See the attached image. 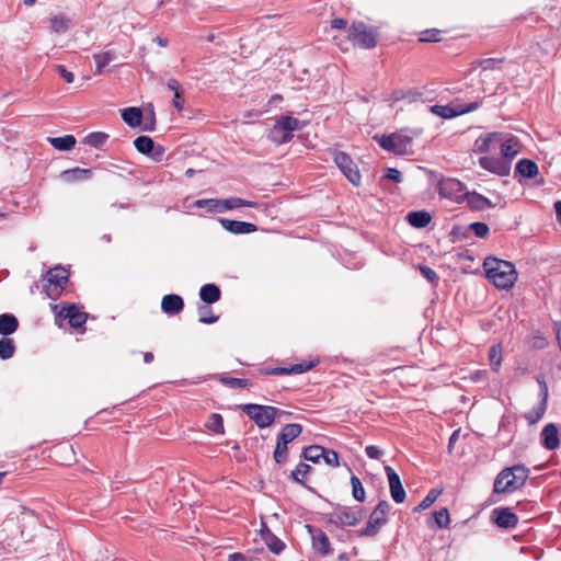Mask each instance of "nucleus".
Instances as JSON below:
<instances>
[{"label":"nucleus","mask_w":561,"mask_h":561,"mask_svg":"<svg viewBox=\"0 0 561 561\" xmlns=\"http://www.w3.org/2000/svg\"><path fill=\"white\" fill-rule=\"evenodd\" d=\"M121 116L128 126L138 127L141 124L142 112L140 108L131 106L122 110Z\"/></svg>","instance_id":"28"},{"label":"nucleus","mask_w":561,"mask_h":561,"mask_svg":"<svg viewBox=\"0 0 561 561\" xmlns=\"http://www.w3.org/2000/svg\"><path fill=\"white\" fill-rule=\"evenodd\" d=\"M480 107V102L474 101L468 104L432 105L430 112L442 118L450 119L467 113H471Z\"/></svg>","instance_id":"8"},{"label":"nucleus","mask_w":561,"mask_h":561,"mask_svg":"<svg viewBox=\"0 0 561 561\" xmlns=\"http://www.w3.org/2000/svg\"><path fill=\"white\" fill-rule=\"evenodd\" d=\"M219 221L225 230L233 234H248L255 232L257 230V227L251 222L231 220L226 218H221Z\"/></svg>","instance_id":"20"},{"label":"nucleus","mask_w":561,"mask_h":561,"mask_svg":"<svg viewBox=\"0 0 561 561\" xmlns=\"http://www.w3.org/2000/svg\"><path fill=\"white\" fill-rule=\"evenodd\" d=\"M310 470H311V467L309 465H307L305 462H300L296 466L295 470L291 472V478L296 482L305 485L304 479L310 472Z\"/></svg>","instance_id":"47"},{"label":"nucleus","mask_w":561,"mask_h":561,"mask_svg":"<svg viewBox=\"0 0 561 561\" xmlns=\"http://www.w3.org/2000/svg\"><path fill=\"white\" fill-rule=\"evenodd\" d=\"M154 141L148 136H139L134 140V146L138 152L147 156L153 149Z\"/></svg>","instance_id":"38"},{"label":"nucleus","mask_w":561,"mask_h":561,"mask_svg":"<svg viewBox=\"0 0 561 561\" xmlns=\"http://www.w3.org/2000/svg\"><path fill=\"white\" fill-rule=\"evenodd\" d=\"M58 317L68 319L70 327L81 328L87 321V313L80 311L75 305H65L58 311Z\"/></svg>","instance_id":"17"},{"label":"nucleus","mask_w":561,"mask_h":561,"mask_svg":"<svg viewBox=\"0 0 561 561\" xmlns=\"http://www.w3.org/2000/svg\"><path fill=\"white\" fill-rule=\"evenodd\" d=\"M469 228H470V230L473 231V233L478 238H485L489 234V231H490L489 226L486 224L480 222V221L472 222L469 226Z\"/></svg>","instance_id":"51"},{"label":"nucleus","mask_w":561,"mask_h":561,"mask_svg":"<svg viewBox=\"0 0 561 561\" xmlns=\"http://www.w3.org/2000/svg\"><path fill=\"white\" fill-rule=\"evenodd\" d=\"M365 453L370 459H378L382 455V451L379 449V447L375 445L366 446Z\"/></svg>","instance_id":"60"},{"label":"nucleus","mask_w":561,"mask_h":561,"mask_svg":"<svg viewBox=\"0 0 561 561\" xmlns=\"http://www.w3.org/2000/svg\"><path fill=\"white\" fill-rule=\"evenodd\" d=\"M390 510L391 505L388 501H380L370 513L366 527L359 531V536L375 537L380 531L381 527L388 523Z\"/></svg>","instance_id":"5"},{"label":"nucleus","mask_w":561,"mask_h":561,"mask_svg":"<svg viewBox=\"0 0 561 561\" xmlns=\"http://www.w3.org/2000/svg\"><path fill=\"white\" fill-rule=\"evenodd\" d=\"M520 148L519 140L515 136L502 133L499 151L501 158L507 160L510 165L513 159L520 152Z\"/></svg>","instance_id":"15"},{"label":"nucleus","mask_w":561,"mask_h":561,"mask_svg":"<svg viewBox=\"0 0 561 561\" xmlns=\"http://www.w3.org/2000/svg\"><path fill=\"white\" fill-rule=\"evenodd\" d=\"M346 25H347L346 20H344L342 18H336L331 21L332 28L342 30V28L346 27Z\"/></svg>","instance_id":"64"},{"label":"nucleus","mask_w":561,"mask_h":561,"mask_svg":"<svg viewBox=\"0 0 561 561\" xmlns=\"http://www.w3.org/2000/svg\"><path fill=\"white\" fill-rule=\"evenodd\" d=\"M95 61V71L94 75L102 73L103 69L115 59V54L112 51H104L100 54L93 55Z\"/></svg>","instance_id":"34"},{"label":"nucleus","mask_w":561,"mask_h":561,"mask_svg":"<svg viewBox=\"0 0 561 561\" xmlns=\"http://www.w3.org/2000/svg\"><path fill=\"white\" fill-rule=\"evenodd\" d=\"M321 458L329 466L337 467L340 465V462H339V455H337L336 451H334L332 449H325L324 448V454H323V456Z\"/></svg>","instance_id":"52"},{"label":"nucleus","mask_w":561,"mask_h":561,"mask_svg":"<svg viewBox=\"0 0 561 561\" xmlns=\"http://www.w3.org/2000/svg\"><path fill=\"white\" fill-rule=\"evenodd\" d=\"M385 472L388 478L392 500L396 503L404 502L407 494L401 483L399 474L390 466H385Z\"/></svg>","instance_id":"16"},{"label":"nucleus","mask_w":561,"mask_h":561,"mask_svg":"<svg viewBox=\"0 0 561 561\" xmlns=\"http://www.w3.org/2000/svg\"><path fill=\"white\" fill-rule=\"evenodd\" d=\"M255 205V202L245 201L239 197H230L221 199V213L239 207H254Z\"/></svg>","instance_id":"33"},{"label":"nucleus","mask_w":561,"mask_h":561,"mask_svg":"<svg viewBox=\"0 0 561 561\" xmlns=\"http://www.w3.org/2000/svg\"><path fill=\"white\" fill-rule=\"evenodd\" d=\"M352 495L358 502H364L366 497L365 489L356 476L351 477Z\"/></svg>","instance_id":"42"},{"label":"nucleus","mask_w":561,"mask_h":561,"mask_svg":"<svg viewBox=\"0 0 561 561\" xmlns=\"http://www.w3.org/2000/svg\"><path fill=\"white\" fill-rule=\"evenodd\" d=\"M363 517L362 508H351L347 506H339L328 514L329 522L336 526H355Z\"/></svg>","instance_id":"7"},{"label":"nucleus","mask_w":561,"mask_h":561,"mask_svg":"<svg viewBox=\"0 0 561 561\" xmlns=\"http://www.w3.org/2000/svg\"><path fill=\"white\" fill-rule=\"evenodd\" d=\"M433 518L438 528H446L450 523L449 513L446 507H443L433 513Z\"/></svg>","instance_id":"46"},{"label":"nucleus","mask_w":561,"mask_h":561,"mask_svg":"<svg viewBox=\"0 0 561 561\" xmlns=\"http://www.w3.org/2000/svg\"><path fill=\"white\" fill-rule=\"evenodd\" d=\"M19 328V321L12 313L0 314V334L7 337L13 334Z\"/></svg>","instance_id":"25"},{"label":"nucleus","mask_w":561,"mask_h":561,"mask_svg":"<svg viewBox=\"0 0 561 561\" xmlns=\"http://www.w3.org/2000/svg\"><path fill=\"white\" fill-rule=\"evenodd\" d=\"M206 426L216 434H224V421L220 414L214 413L209 416Z\"/></svg>","instance_id":"45"},{"label":"nucleus","mask_w":561,"mask_h":561,"mask_svg":"<svg viewBox=\"0 0 561 561\" xmlns=\"http://www.w3.org/2000/svg\"><path fill=\"white\" fill-rule=\"evenodd\" d=\"M181 94H182V92L174 93V98H173V101H172L174 107L179 112H181L184 108V103H183V100L181 98Z\"/></svg>","instance_id":"63"},{"label":"nucleus","mask_w":561,"mask_h":561,"mask_svg":"<svg viewBox=\"0 0 561 561\" xmlns=\"http://www.w3.org/2000/svg\"><path fill=\"white\" fill-rule=\"evenodd\" d=\"M442 491L432 489L428 491L426 496L419 503V505L414 508V512H421L428 508L440 495Z\"/></svg>","instance_id":"43"},{"label":"nucleus","mask_w":561,"mask_h":561,"mask_svg":"<svg viewBox=\"0 0 561 561\" xmlns=\"http://www.w3.org/2000/svg\"><path fill=\"white\" fill-rule=\"evenodd\" d=\"M486 278L500 289H510L517 280V272L510 261L489 256L483 262Z\"/></svg>","instance_id":"1"},{"label":"nucleus","mask_w":561,"mask_h":561,"mask_svg":"<svg viewBox=\"0 0 561 561\" xmlns=\"http://www.w3.org/2000/svg\"><path fill=\"white\" fill-rule=\"evenodd\" d=\"M280 137H283V133L282 131H277L275 133V125L273 126V128L271 129L270 131V135H268V138L276 145H282V144H286L287 141H279L277 139H279Z\"/></svg>","instance_id":"62"},{"label":"nucleus","mask_w":561,"mask_h":561,"mask_svg":"<svg viewBox=\"0 0 561 561\" xmlns=\"http://www.w3.org/2000/svg\"><path fill=\"white\" fill-rule=\"evenodd\" d=\"M375 138L377 139L378 145L386 151L403 156L410 152L413 135H410L407 130H401L399 133L382 135Z\"/></svg>","instance_id":"4"},{"label":"nucleus","mask_w":561,"mask_h":561,"mask_svg":"<svg viewBox=\"0 0 561 561\" xmlns=\"http://www.w3.org/2000/svg\"><path fill=\"white\" fill-rule=\"evenodd\" d=\"M70 21L64 15H55L50 19V27L55 33H65L69 28Z\"/></svg>","instance_id":"41"},{"label":"nucleus","mask_w":561,"mask_h":561,"mask_svg":"<svg viewBox=\"0 0 561 561\" xmlns=\"http://www.w3.org/2000/svg\"><path fill=\"white\" fill-rule=\"evenodd\" d=\"M323 454H324V448L319 445H311V446L304 448V450H302V457L306 460H309L313 463L319 462V460L321 459Z\"/></svg>","instance_id":"36"},{"label":"nucleus","mask_w":561,"mask_h":561,"mask_svg":"<svg viewBox=\"0 0 561 561\" xmlns=\"http://www.w3.org/2000/svg\"><path fill=\"white\" fill-rule=\"evenodd\" d=\"M221 382L231 388H248L251 386V381L249 379L233 377L221 378Z\"/></svg>","instance_id":"50"},{"label":"nucleus","mask_w":561,"mask_h":561,"mask_svg":"<svg viewBox=\"0 0 561 561\" xmlns=\"http://www.w3.org/2000/svg\"><path fill=\"white\" fill-rule=\"evenodd\" d=\"M502 133L492 131L480 135L473 144V152L476 153H496L500 148Z\"/></svg>","instance_id":"12"},{"label":"nucleus","mask_w":561,"mask_h":561,"mask_svg":"<svg viewBox=\"0 0 561 561\" xmlns=\"http://www.w3.org/2000/svg\"><path fill=\"white\" fill-rule=\"evenodd\" d=\"M312 367H313L312 362L295 364V365L290 366V374L291 375L302 374V373L310 370Z\"/></svg>","instance_id":"55"},{"label":"nucleus","mask_w":561,"mask_h":561,"mask_svg":"<svg viewBox=\"0 0 561 561\" xmlns=\"http://www.w3.org/2000/svg\"><path fill=\"white\" fill-rule=\"evenodd\" d=\"M184 301L181 296L169 294L162 298L161 309L167 314H178L183 310Z\"/></svg>","instance_id":"22"},{"label":"nucleus","mask_w":561,"mask_h":561,"mask_svg":"<svg viewBox=\"0 0 561 561\" xmlns=\"http://www.w3.org/2000/svg\"><path fill=\"white\" fill-rule=\"evenodd\" d=\"M489 362L493 371H497L502 364V348L501 345L495 344L489 348Z\"/></svg>","instance_id":"37"},{"label":"nucleus","mask_w":561,"mask_h":561,"mask_svg":"<svg viewBox=\"0 0 561 561\" xmlns=\"http://www.w3.org/2000/svg\"><path fill=\"white\" fill-rule=\"evenodd\" d=\"M221 291L215 284H206L201 287L199 297L208 305L215 304L220 299Z\"/></svg>","instance_id":"27"},{"label":"nucleus","mask_w":561,"mask_h":561,"mask_svg":"<svg viewBox=\"0 0 561 561\" xmlns=\"http://www.w3.org/2000/svg\"><path fill=\"white\" fill-rule=\"evenodd\" d=\"M463 191V184L455 179L444 180L439 184V194L451 199H458L461 195L465 196Z\"/></svg>","instance_id":"19"},{"label":"nucleus","mask_w":561,"mask_h":561,"mask_svg":"<svg viewBox=\"0 0 561 561\" xmlns=\"http://www.w3.org/2000/svg\"><path fill=\"white\" fill-rule=\"evenodd\" d=\"M421 42H438L439 41V31L438 30H426L421 34Z\"/></svg>","instance_id":"54"},{"label":"nucleus","mask_w":561,"mask_h":561,"mask_svg":"<svg viewBox=\"0 0 561 561\" xmlns=\"http://www.w3.org/2000/svg\"><path fill=\"white\" fill-rule=\"evenodd\" d=\"M348 38L364 49L374 48L377 44V33L368 28L365 23H353L348 31Z\"/></svg>","instance_id":"6"},{"label":"nucleus","mask_w":561,"mask_h":561,"mask_svg":"<svg viewBox=\"0 0 561 561\" xmlns=\"http://www.w3.org/2000/svg\"><path fill=\"white\" fill-rule=\"evenodd\" d=\"M165 153V149L161 145L153 144V149L147 156L150 157L156 162H161L163 160Z\"/></svg>","instance_id":"53"},{"label":"nucleus","mask_w":561,"mask_h":561,"mask_svg":"<svg viewBox=\"0 0 561 561\" xmlns=\"http://www.w3.org/2000/svg\"><path fill=\"white\" fill-rule=\"evenodd\" d=\"M408 222L415 228H424L431 222V215L425 210L411 211L408 214Z\"/></svg>","instance_id":"32"},{"label":"nucleus","mask_w":561,"mask_h":561,"mask_svg":"<svg viewBox=\"0 0 561 561\" xmlns=\"http://www.w3.org/2000/svg\"><path fill=\"white\" fill-rule=\"evenodd\" d=\"M69 273L66 268L57 266L50 268L47 272V284L44 285V291L49 298L57 297L62 288V285L67 283Z\"/></svg>","instance_id":"9"},{"label":"nucleus","mask_w":561,"mask_h":561,"mask_svg":"<svg viewBox=\"0 0 561 561\" xmlns=\"http://www.w3.org/2000/svg\"><path fill=\"white\" fill-rule=\"evenodd\" d=\"M465 198L468 206L473 210H484L495 207V204H493L489 198L477 192L465 193Z\"/></svg>","instance_id":"23"},{"label":"nucleus","mask_w":561,"mask_h":561,"mask_svg":"<svg viewBox=\"0 0 561 561\" xmlns=\"http://www.w3.org/2000/svg\"><path fill=\"white\" fill-rule=\"evenodd\" d=\"M536 379L540 386L539 396L541 400L537 407H535L533 410L524 414V417L526 419L529 425H534L537 422H539L543 417L547 410L548 385L546 383L545 378L542 376H538Z\"/></svg>","instance_id":"11"},{"label":"nucleus","mask_w":561,"mask_h":561,"mask_svg":"<svg viewBox=\"0 0 561 561\" xmlns=\"http://www.w3.org/2000/svg\"><path fill=\"white\" fill-rule=\"evenodd\" d=\"M15 345L12 339L2 337L0 339V358L9 359L14 355Z\"/></svg>","instance_id":"40"},{"label":"nucleus","mask_w":561,"mask_h":561,"mask_svg":"<svg viewBox=\"0 0 561 561\" xmlns=\"http://www.w3.org/2000/svg\"><path fill=\"white\" fill-rule=\"evenodd\" d=\"M502 59L496 58H486L480 61V67L482 70H492L497 68V66L502 62Z\"/></svg>","instance_id":"56"},{"label":"nucleus","mask_w":561,"mask_h":561,"mask_svg":"<svg viewBox=\"0 0 561 561\" xmlns=\"http://www.w3.org/2000/svg\"><path fill=\"white\" fill-rule=\"evenodd\" d=\"M288 449L287 444H282L280 440L277 439L276 447L274 450V459L277 463H284L287 460Z\"/></svg>","instance_id":"49"},{"label":"nucleus","mask_w":561,"mask_h":561,"mask_svg":"<svg viewBox=\"0 0 561 561\" xmlns=\"http://www.w3.org/2000/svg\"><path fill=\"white\" fill-rule=\"evenodd\" d=\"M516 172L527 179H533L538 174L537 164L529 159H522L516 164Z\"/></svg>","instance_id":"30"},{"label":"nucleus","mask_w":561,"mask_h":561,"mask_svg":"<svg viewBox=\"0 0 561 561\" xmlns=\"http://www.w3.org/2000/svg\"><path fill=\"white\" fill-rule=\"evenodd\" d=\"M333 160L345 178L353 184H360V174L351 157L342 151L333 152Z\"/></svg>","instance_id":"10"},{"label":"nucleus","mask_w":561,"mask_h":561,"mask_svg":"<svg viewBox=\"0 0 561 561\" xmlns=\"http://www.w3.org/2000/svg\"><path fill=\"white\" fill-rule=\"evenodd\" d=\"M492 519L501 528H514L518 523V517L507 507L494 508Z\"/></svg>","instance_id":"18"},{"label":"nucleus","mask_w":561,"mask_h":561,"mask_svg":"<svg viewBox=\"0 0 561 561\" xmlns=\"http://www.w3.org/2000/svg\"><path fill=\"white\" fill-rule=\"evenodd\" d=\"M305 126V122H301L290 115H283L275 122V133H283V137L278 139L279 141H290L293 139V133L301 130Z\"/></svg>","instance_id":"13"},{"label":"nucleus","mask_w":561,"mask_h":561,"mask_svg":"<svg viewBox=\"0 0 561 561\" xmlns=\"http://www.w3.org/2000/svg\"><path fill=\"white\" fill-rule=\"evenodd\" d=\"M302 432V426L297 423L286 424L282 431L277 435V439L282 442V444H289L296 437H298Z\"/></svg>","instance_id":"26"},{"label":"nucleus","mask_w":561,"mask_h":561,"mask_svg":"<svg viewBox=\"0 0 561 561\" xmlns=\"http://www.w3.org/2000/svg\"><path fill=\"white\" fill-rule=\"evenodd\" d=\"M196 208H204L207 213H221V199H197L193 204Z\"/></svg>","instance_id":"35"},{"label":"nucleus","mask_w":561,"mask_h":561,"mask_svg":"<svg viewBox=\"0 0 561 561\" xmlns=\"http://www.w3.org/2000/svg\"><path fill=\"white\" fill-rule=\"evenodd\" d=\"M385 178L399 183V182H401V172L394 168H387Z\"/></svg>","instance_id":"59"},{"label":"nucleus","mask_w":561,"mask_h":561,"mask_svg":"<svg viewBox=\"0 0 561 561\" xmlns=\"http://www.w3.org/2000/svg\"><path fill=\"white\" fill-rule=\"evenodd\" d=\"M57 72L59 76L67 82L72 83L75 80V76L71 71L67 70V68L62 65L57 66Z\"/></svg>","instance_id":"57"},{"label":"nucleus","mask_w":561,"mask_h":561,"mask_svg":"<svg viewBox=\"0 0 561 561\" xmlns=\"http://www.w3.org/2000/svg\"><path fill=\"white\" fill-rule=\"evenodd\" d=\"M264 540H265L268 549L273 553L278 554L285 548V543L279 538H277L275 535H273L268 529L266 530V535L264 536Z\"/></svg>","instance_id":"39"},{"label":"nucleus","mask_w":561,"mask_h":561,"mask_svg":"<svg viewBox=\"0 0 561 561\" xmlns=\"http://www.w3.org/2000/svg\"><path fill=\"white\" fill-rule=\"evenodd\" d=\"M479 165L499 176H506L511 172L510 162L507 160H503L501 157H496L493 154H486L479 159Z\"/></svg>","instance_id":"14"},{"label":"nucleus","mask_w":561,"mask_h":561,"mask_svg":"<svg viewBox=\"0 0 561 561\" xmlns=\"http://www.w3.org/2000/svg\"><path fill=\"white\" fill-rule=\"evenodd\" d=\"M241 410L250 420H252L260 428L271 426L278 415H287L288 413L271 405H261L248 403L241 405Z\"/></svg>","instance_id":"3"},{"label":"nucleus","mask_w":561,"mask_h":561,"mask_svg":"<svg viewBox=\"0 0 561 561\" xmlns=\"http://www.w3.org/2000/svg\"><path fill=\"white\" fill-rule=\"evenodd\" d=\"M48 142L59 151H68L76 145V138L72 135H66L62 137H48Z\"/></svg>","instance_id":"31"},{"label":"nucleus","mask_w":561,"mask_h":561,"mask_svg":"<svg viewBox=\"0 0 561 561\" xmlns=\"http://www.w3.org/2000/svg\"><path fill=\"white\" fill-rule=\"evenodd\" d=\"M262 373L264 375H276V376L291 375L290 374V366L289 367H276V368H271V369H264Z\"/></svg>","instance_id":"58"},{"label":"nucleus","mask_w":561,"mask_h":561,"mask_svg":"<svg viewBox=\"0 0 561 561\" xmlns=\"http://www.w3.org/2000/svg\"><path fill=\"white\" fill-rule=\"evenodd\" d=\"M312 547L321 556H329L332 553L330 540L322 530H317L312 535Z\"/></svg>","instance_id":"24"},{"label":"nucleus","mask_w":561,"mask_h":561,"mask_svg":"<svg viewBox=\"0 0 561 561\" xmlns=\"http://www.w3.org/2000/svg\"><path fill=\"white\" fill-rule=\"evenodd\" d=\"M529 469L524 465L504 468L496 476L493 484L495 493H511L519 490L529 477Z\"/></svg>","instance_id":"2"},{"label":"nucleus","mask_w":561,"mask_h":561,"mask_svg":"<svg viewBox=\"0 0 561 561\" xmlns=\"http://www.w3.org/2000/svg\"><path fill=\"white\" fill-rule=\"evenodd\" d=\"M107 138H108L107 134L101 133V131H95V133L89 134L84 138V144L98 148V147L103 146L106 142Z\"/></svg>","instance_id":"44"},{"label":"nucleus","mask_w":561,"mask_h":561,"mask_svg":"<svg viewBox=\"0 0 561 561\" xmlns=\"http://www.w3.org/2000/svg\"><path fill=\"white\" fill-rule=\"evenodd\" d=\"M541 444L547 450H556L560 446L559 431L553 423L543 426L541 433Z\"/></svg>","instance_id":"21"},{"label":"nucleus","mask_w":561,"mask_h":561,"mask_svg":"<svg viewBox=\"0 0 561 561\" xmlns=\"http://www.w3.org/2000/svg\"><path fill=\"white\" fill-rule=\"evenodd\" d=\"M198 321L204 324L215 323L219 319L218 316L213 314L211 309L207 306H201L198 308Z\"/></svg>","instance_id":"48"},{"label":"nucleus","mask_w":561,"mask_h":561,"mask_svg":"<svg viewBox=\"0 0 561 561\" xmlns=\"http://www.w3.org/2000/svg\"><path fill=\"white\" fill-rule=\"evenodd\" d=\"M420 271L422 275L430 282H434L438 278L436 272L428 266H421Z\"/></svg>","instance_id":"61"},{"label":"nucleus","mask_w":561,"mask_h":561,"mask_svg":"<svg viewBox=\"0 0 561 561\" xmlns=\"http://www.w3.org/2000/svg\"><path fill=\"white\" fill-rule=\"evenodd\" d=\"M91 175H92L91 170L81 169V168L69 169L61 173V178L66 182H76V181L88 180L91 178Z\"/></svg>","instance_id":"29"}]
</instances>
